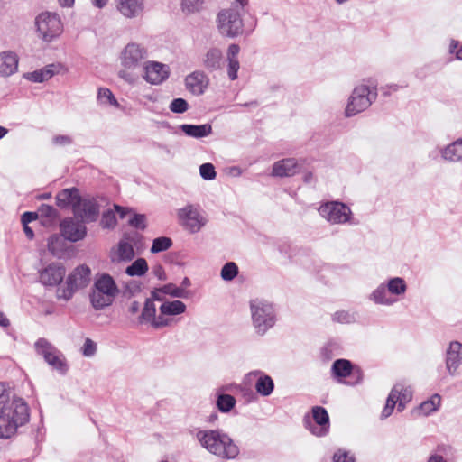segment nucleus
Here are the masks:
<instances>
[{"instance_id": "36", "label": "nucleus", "mask_w": 462, "mask_h": 462, "mask_svg": "<svg viewBox=\"0 0 462 462\" xmlns=\"http://www.w3.org/2000/svg\"><path fill=\"white\" fill-rule=\"evenodd\" d=\"M48 250L56 257H60L64 251V242L58 235H52L48 238Z\"/></svg>"}, {"instance_id": "57", "label": "nucleus", "mask_w": 462, "mask_h": 462, "mask_svg": "<svg viewBox=\"0 0 462 462\" xmlns=\"http://www.w3.org/2000/svg\"><path fill=\"white\" fill-rule=\"evenodd\" d=\"M152 273L156 277H158L159 280L166 279L164 270H163L162 266L160 264L153 267Z\"/></svg>"}, {"instance_id": "21", "label": "nucleus", "mask_w": 462, "mask_h": 462, "mask_svg": "<svg viewBox=\"0 0 462 462\" xmlns=\"http://www.w3.org/2000/svg\"><path fill=\"white\" fill-rule=\"evenodd\" d=\"M137 236V234L125 235L123 239L118 243L117 252L116 255L112 256V261L129 262L133 260L135 255L133 244L134 243V238Z\"/></svg>"}, {"instance_id": "10", "label": "nucleus", "mask_w": 462, "mask_h": 462, "mask_svg": "<svg viewBox=\"0 0 462 462\" xmlns=\"http://www.w3.org/2000/svg\"><path fill=\"white\" fill-rule=\"evenodd\" d=\"M332 376L338 383L356 385L363 381V371L359 366L353 365L347 359H337L331 366Z\"/></svg>"}, {"instance_id": "51", "label": "nucleus", "mask_w": 462, "mask_h": 462, "mask_svg": "<svg viewBox=\"0 0 462 462\" xmlns=\"http://www.w3.org/2000/svg\"><path fill=\"white\" fill-rule=\"evenodd\" d=\"M228 60V68H227V75L231 80H235L237 79V71L240 68L238 60Z\"/></svg>"}, {"instance_id": "15", "label": "nucleus", "mask_w": 462, "mask_h": 462, "mask_svg": "<svg viewBox=\"0 0 462 462\" xmlns=\"http://www.w3.org/2000/svg\"><path fill=\"white\" fill-rule=\"evenodd\" d=\"M73 212L82 222H94L99 216V205L94 198L79 197Z\"/></svg>"}, {"instance_id": "42", "label": "nucleus", "mask_w": 462, "mask_h": 462, "mask_svg": "<svg viewBox=\"0 0 462 462\" xmlns=\"http://www.w3.org/2000/svg\"><path fill=\"white\" fill-rule=\"evenodd\" d=\"M238 274V267L234 262L226 263L221 269V278L224 281H232Z\"/></svg>"}, {"instance_id": "61", "label": "nucleus", "mask_w": 462, "mask_h": 462, "mask_svg": "<svg viewBox=\"0 0 462 462\" xmlns=\"http://www.w3.org/2000/svg\"><path fill=\"white\" fill-rule=\"evenodd\" d=\"M161 293H162L160 289H155L154 291H152V297L150 298L152 302H154V300H158V301H161L162 300V298L161 297Z\"/></svg>"}, {"instance_id": "26", "label": "nucleus", "mask_w": 462, "mask_h": 462, "mask_svg": "<svg viewBox=\"0 0 462 462\" xmlns=\"http://www.w3.org/2000/svg\"><path fill=\"white\" fill-rule=\"evenodd\" d=\"M79 191L76 188L65 189L56 195V203L60 208L70 206L74 210V206L79 203Z\"/></svg>"}, {"instance_id": "30", "label": "nucleus", "mask_w": 462, "mask_h": 462, "mask_svg": "<svg viewBox=\"0 0 462 462\" xmlns=\"http://www.w3.org/2000/svg\"><path fill=\"white\" fill-rule=\"evenodd\" d=\"M443 159L450 162L462 160V139H458L448 144L441 151Z\"/></svg>"}, {"instance_id": "56", "label": "nucleus", "mask_w": 462, "mask_h": 462, "mask_svg": "<svg viewBox=\"0 0 462 462\" xmlns=\"http://www.w3.org/2000/svg\"><path fill=\"white\" fill-rule=\"evenodd\" d=\"M38 217V213L36 212H25L22 216V223L29 224L33 220H36Z\"/></svg>"}, {"instance_id": "58", "label": "nucleus", "mask_w": 462, "mask_h": 462, "mask_svg": "<svg viewBox=\"0 0 462 462\" xmlns=\"http://www.w3.org/2000/svg\"><path fill=\"white\" fill-rule=\"evenodd\" d=\"M140 310V304L138 301H133L130 306H129V309H128V311L132 314V315H134L136 314L138 311Z\"/></svg>"}, {"instance_id": "49", "label": "nucleus", "mask_w": 462, "mask_h": 462, "mask_svg": "<svg viewBox=\"0 0 462 462\" xmlns=\"http://www.w3.org/2000/svg\"><path fill=\"white\" fill-rule=\"evenodd\" d=\"M128 223L137 229L144 230L146 228V217L143 214H134Z\"/></svg>"}, {"instance_id": "39", "label": "nucleus", "mask_w": 462, "mask_h": 462, "mask_svg": "<svg viewBox=\"0 0 462 462\" xmlns=\"http://www.w3.org/2000/svg\"><path fill=\"white\" fill-rule=\"evenodd\" d=\"M388 292L394 295L403 294L406 291V284L403 279L395 277L391 279L387 284Z\"/></svg>"}, {"instance_id": "53", "label": "nucleus", "mask_w": 462, "mask_h": 462, "mask_svg": "<svg viewBox=\"0 0 462 462\" xmlns=\"http://www.w3.org/2000/svg\"><path fill=\"white\" fill-rule=\"evenodd\" d=\"M351 319V315L344 310L337 311L333 316V319L340 323H349Z\"/></svg>"}, {"instance_id": "4", "label": "nucleus", "mask_w": 462, "mask_h": 462, "mask_svg": "<svg viewBox=\"0 0 462 462\" xmlns=\"http://www.w3.org/2000/svg\"><path fill=\"white\" fill-rule=\"evenodd\" d=\"M91 270L88 265L76 267L66 278L65 282L56 290V298L68 302L80 289L86 288L90 281Z\"/></svg>"}, {"instance_id": "45", "label": "nucleus", "mask_w": 462, "mask_h": 462, "mask_svg": "<svg viewBox=\"0 0 462 462\" xmlns=\"http://www.w3.org/2000/svg\"><path fill=\"white\" fill-rule=\"evenodd\" d=\"M188 108V102L181 97L174 98L170 104V110L176 114H182L186 112Z\"/></svg>"}, {"instance_id": "64", "label": "nucleus", "mask_w": 462, "mask_h": 462, "mask_svg": "<svg viewBox=\"0 0 462 462\" xmlns=\"http://www.w3.org/2000/svg\"><path fill=\"white\" fill-rule=\"evenodd\" d=\"M75 0H59L60 5L62 7H71L74 5Z\"/></svg>"}, {"instance_id": "34", "label": "nucleus", "mask_w": 462, "mask_h": 462, "mask_svg": "<svg viewBox=\"0 0 462 462\" xmlns=\"http://www.w3.org/2000/svg\"><path fill=\"white\" fill-rule=\"evenodd\" d=\"M388 293V290L384 284H381L373 291L371 299L376 304L392 305L396 301V300L389 297Z\"/></svg>"}, {"instance_id": "48", "label": "nucleus", "mask_w": 462, "mask_h": 462, "mask_svg": "<svg viewBox=\"0 0 462 462\" xmlns=\"http://www.w3.org/2000/svg\"><path fill=\"white\" fill-rule=\"evenodd\" d=\"M203 4V0H182V10L187 13L198 12Z\"/></svg>"}, {"instance_id": "7", "label": "nucleus", "mask_w": 462, "mask_h": 462, "mask_svg": "<svg viewBox=\"0 0 462 462\" xmlns=\"http://www.w3.org/2000/svg\"><path fill=\"white\" fill-rule=\"evenodd\" d=\"M377 97V91L375 88H370L366 85H360L354 88L345 114L347 117L354 116L367 109Z\"/></svg>"}, {"instance_id": "59", "label": "nucleus", "mask_w": 462, "mask_h": 462, "mask_svg": "<svg viewBox=\"0 0 462 462\" xmlns=\"http://www.w3.org/2000/svg\"><path fill=\"white\" fill-rule=\"evenodd\" d=\"M114 207H115V209L116 210V212L120 215L121 218H124L126 216V214L128 213V208H124V207H121L118 205H114Z\"/></svg>"}, {"instance_id": "22", "label": "nucleus", "mask_w": 462, "mask_h": 462, "mask_svg": "<svg viewBox=\"0 0 462 462\" xmlns=\"http://www.w3.org/2000/svg\"><path fill=\"white\" fill-rule=\"evenodd\" d=\"M186 88L195 96L202 95L208 85V79L202 71H194L185 79Z\"/></svg>"}, {"instance_id": "17", "label": "nucleus", "mask_w": 462, "mask_h": 462, "mask_svg": "<svg viewBox=\"0 0 462 462\" xmlns=\"http://www.w3.org/2000/svg\"><path fill=\"white\" fill-rule=\"evenodd\" d=\"M138 322L140 324L151 323L152 328L158 329L169 326L171 319L162 317L161 314L156 316V307L154 302H152L151 299H146L141 315L138 318Z\"/></svg>"}, {"instance_id": "5", "label": "nucleus", "mask_w": 462, "mask_h": 462, "mask_svg": "<svg viewBox=\"0 0 462 462\" xmlns=\"http://www.w3.org/2000/svg\"><path fill=\"white\" fill-rule=\"evenodd\" d=\"M199 441L210 453L224 458H235L239 452L229 435H201Z\"/></svg>"}, {"instance_id": "13", "label": "nucleus", "mask_w": 462, "mask_h": 462, "mask_svg": "<svg viewBox=\"0 0 462 462\" xmlns=\"http://www.w3.org/2000/svg\"><path fill=\"white\" fill-rule=\"evenodd\" d=\"M319 214L332 224H344L350 218L351 210L344 203L327 202L319 208Z\"/></svg>"}, {"instance_id": "41", "label": "nucleus", "mask_w": 462, "mask_h": 462, "mask_svg": "<svg viewBox=\"0 0 462 462\" xmlns=\"http://www.w3.org/2000/svg\"><path fill=\"white\" fill-rule=\"evenodd\" d=\"M236 404L235 398L230 394H220L217 400V408L223 411H229Z\"/></svg>"}, {"instance_id": "38", "label": "nucleus", "mask_w": 462, "mask_h": 462, "mask_svg": "<svg viewBox=\"0 0 462 462\" xmlns=\"http://www.w3.org/2000/svg\"><path fill=\"white\" fill-rule=\"evenodd\" d=\"M312 416L316 423L320 425L324 430H327V428H328V414L323 407H314L312 409Z\"/></svg>"}, {"instance_id": "18", "label": "nucleus", "mask_w": 462, "mask_h": 462, "mask_svg": "<svg viewBox=\"0 0 462 462\" xmlns=\"http://www.w3.org/2000/svg\"><path fill=\"white\" fill-rule=\"evenodd\" d=\"M66 274V269L61 263H52L40 271L39 279L44 286H58Z\"/></svg>"}, {"instance_id": "12", "label": "nucleus", "mask_w": 462, "mask_h": 462, "mask_svg": "<svg viewBox=\"0 0 462 462\" xmlns=\"http://www.w3.org/2000/svg\"><path fill=\"white\" fill-rule=\"evenodd\" d=\"M34 346L37 354L41 355L53 369L61 374L67 373L68 365L63 355L47 339L39 338Z\"/></svg>"}, {"instance_id": "35", "label": "nucleus", "mask_w": 462, "mask_h": 462, "mask_svg": "<svg viewBox=\"0 0 462 462\" xmlns=\"http://www.w3.org/2000/svg\"><path fill=\"white\" fill-rule=\"evenodd\" d=\"M148 271V264L144 258H138L127 266L125 273L129 276H143Z\"/></svg>"}, {"instance_id": "9", "label": "nucleus", "mask_w": 462, "mask_h": 462, "mask_svg": "<svg viewBox=\"0 0 462 462\" xmlns=\"http://www.w3.org/2000/svg\"><path fill=\"white\" fill-rule=\"evenodd\" d=\"M35 25L39 37L50 42L63 32V25L60 16L55 13L44 12L35 19Z\"/></svg>"}, {"instance_id": "25", "label": "nucleus", "mask_w": 462, "mask_h": 462, "mask_svg": "<svg viewBox=\"0 0 462 462\" xmlns=\"http://www.w3.org/2000/svg\"><path fill=\"white\" fill-rule=\"evenodd\" d=\"M18 68V58L12 51L0 53V76L8 77L14 74Z\"/></svg>"}, {"instance_id": "37", "label": "nucleus", "mask_w": 462, "mask_h": 462, "mask_svg": "<svg viewBox=\"0 0 462 462\" xmlns=\"http://www.w3.org/2000/svg\"><path fill=\"white\" fill-rule=\"evenodd\" d=\"M97 100L102 105H111L116 107L119 106V104L113 95L112 91L106 88H101L98 89Z\"/></svg>"}, {"instance_id": "43", "label": "nucleus", "mask_w": 462, "mask_h": 462, "mask_svg": "<svg viewBox=\"0 0 462 462\" xmlns=\"http://www.w3.org/2000/svg\"><path fill=\"white\" fill-rule=\"evenodd\" d=\"M162 294H168L175 298H185L186 291L183 288L177 287L173 283H168L160 288Z\"/></svg>"}, {"instance_id": "31", "label": "nucleus", "mask_w": 462, "mask_h": 462, "mask_svg": "<svg viewBox=\"0 0 462 462\" xmlns=\"http://www.w3.org/2000/svg\"><path fill=\"white\" fill-rule=\"evenodd\" d=\"M222 51L217 48L209 49L204 58L203 64L209 70H217L221 67Z\"/></svg>"}, {"instance_id": "54", "label": "nucleus", "mask_w": 462, "mask_h": 462, "mask_svg": "<svg viewBox=\"0 0 462 462\" xmlns=\"http://www.w3.org/2000/svg\"><path fill=\"white\" fill-rule=\"evenodd\" d=\"M72 138L69 135H56L52 138V143L55 145L65 146L72 143Z\"/></svg>"}, {"instance_id": "11", "label": "nucleus", "mask_w": 462, "mask_h": 462, "mask_svg": "<svg viewBox=\"0 0 462 462\" xmlns=\"http://www.w3.org/2000/svg\"><path fill=\"white\" fill-rule=\"evenodd\" d=\"M412 399V390L410 385L404 383H397L392 388L385 406L382 411V416L384 418L389 417L393 411L394 407L397 405L398 411H402L408 402Z\"/></svg>"}, {"instance_id": "40", "label": "nucleus", "mask_w": 462, "mask_h": 462, "mask_svg": "<svg viewBox=\"0 0 462 462\" xmlns=\"http://www.w3.org/2000/svg\"><path fill=\"white\" fill-rule=\"evenodd\" d=\"M172 245V241L170 237L161 236L152 241L151 252L152 254L161 253L168 250Z\"/></svg>"}, {"instance_id": "47", "label": "nucleus", "mask_w": 462, "mask_h": 462, "mask_svg": "<svg viewBox=\"0 0 462 462\" xmlns=\"http://www.w3.org/2000/svg\"><path fill=\"white\" fill-rule=\"evenodd\" d=\"M116 225V217L112 210L103 213L101 218V226L105 228H113Z\"/></svg>"}, {"instance_id": "19", "label": "nucleus", "mask_w": 462, "mask_h": 462, "mask_svg": "<svg viewBox=\"0 0 462 462\" xmlns=\"http://www.w3.org/2000/svg\"><path fill=\"white\" fill-rule=\"evenodd\" d=\"M60 231L66 239L71 242H77L85 237L87 228L82 221L66 218L60 223Z\"/></svg>"}, {"instance_id": "62", "label": "nucleus", "mask_w": 462, "mask_h": 462, "mask_svg": "<svg viewBox=\"0 0 462 462\" xmlns=\"http://www.w3.org/2000/svg\"><path fill=\"white\" fill-rule=\"evenodd\" d=\"M9 325V319L2 311H0V326L3 328H7Z\"/></svg>"}, {"instance_id": "33", "label": "nucleus", "mask_w": 462, "mask_h": 462, "mask_svg": "<svg viewBox=\"0 0 462 462\" xmlns=\"http://www.w3.org/2000/svg\"><path fill=\"white\" fill-rule=\"evenodd\" d=\"M186 305L180 300L165 301L160 306V313L162 317L165 315L175 316L185 312Z\"/></svg>"}, {"instance_id": "6", "label": "nucleus", "mask_w": 462, "mask_h": 462, "mask_svg": "<svg viewBox=\"0 0 462 462\" xmlns=\"http://www.w3.org/2000/svg\"><path fill=\"white\" fill-rule=\"evenodd\" d=\"M252 321L256 332L263 335L275 323L273 306L264 300H253L250 302Z\"/></svg>"}, {"instance_id": "16", "label": "nucleus", "mask_w": 462, "mask_h": 462, "mask_svg": "<svg viewBox=\"0 0 462 462\" xmlns=\"http://www.w3.org/2000/svg\"><path fill=\"white\" fill-rule=\"evenodd\" d=\"M143 79L150 84L158 85L169 78L170 69L168 65L158 61H146L143 67Z\"/></svg>"}, {"instance_id": "52", "label": "nucleus", "mask_w": 462, "mask_h": 462, "mask_svg": "<svg viewBox=\"0 0 462 462\" xmlns=\"http://www.w3.org/2000/svg\"><path fill=\"white\" fill-rule=\"evenodd\" d=\"M96 351H97L96 343L93 340L87 338L82 346V354L85 356H92L95 355Z\"/></svg>"}, {"instance_id": "8", "label": "nucleus", "mask_w": 462, "mask_h": 462, "mask_svg": "<svg viewBox=\"0 0 462 462\" xmlns=\"http://www.w3.org/2000/svg\"><path fill=\"white\" fill-rule=\"evenodd\" d=\"M217 29L222 36L236 38L244 32L241 14L233 8L221 10L217 14Z\"/></svg>"}, {"instance_id": "14", "label": "nucleus", "mask_w": 462, "mask_h": 462, "mask_svg": "<svg viewBox=\"0 0 462 462\" xmlns=\"http://www.w3.org/2000/svg\"><path fill=\"white\" fill-rule=\"evenodd\" d=\"M178 217L181 225L190 233L199 232L206 223L198 208L192 205L179 209Z\"/></svg>"}, {"instance_id": "46", "label": "nucleus", "mask_w": 462, "mask_h": 462, "mask_svg": "<svg viewBox=\"0 0 462 462\" xmlns=\"http://www.w3.org/2000/svg\"><path fill=\"white\" fill-rule=\"evenodd\" d=\"M200 176L206 180H211L216 178L215 167L212 163H203L199 167Z\"/></svg>"}, {"instance_id": "1", "label": "nucleus", "mask_w": 462, "mask_h": 462, "mask_svg": "<svg viewBox=\"0 0 462 462\" xmlns=\"http://www.w3.org/2000/svg\"><path fill=\"white\" fill-rule=\"evenodd\" d=\"M8 402L9 393L0 383V433H15L20 426L29 420L28 406L22 399L5 405Z\"/></svg>"}, {"instance_id": "27", "label": "nucleus", "mask_w": 462, "mask_h": 462, "mask_svg": "<svg viewBox=\"0 0 462 462\" xmlns=\"http://www.w3.org/2000/svg\"><path fill=\"white\" fill-rule=\"evenodd\" d=\"M249 376L257 377L255 383V390L256 392L263 396H269L274 388L273 379L266 374H263L260 371H255L249 374Z\"/></svg>"}, {"instance_id": "29", "label": "nucleus", "mask_w": 462, "mask_h": 462, "mask_svg": "<svg viewBox=\"0 0 462 462\" xmlns=\"http://www.w3.org/2000/svg\"><path fill=\"white\" fill-rule=\"evenodd\" d=\"M180 128L186 135L193 138L206 137L212 133V126L209 124L199 125L184 124Z\"/></svg>"}, {"instance_id": "20", "label": "nucleus", "mask_w": 462, "mask_h": 462, "mask_svg": "<svg viewBox=\"0 0 462 462\" xmlns=\"http://www.w3.org/2000/svg\"><path fill=\"white\" fill-rule=\"evenodd\" d=\"M462 362V344L452 341L446 352V368L451 376H454Z\"/></svg>"}, {"instance_id": "50", "label": "nucleus", "mask_w": 462, "mask_h": 462, "mask_svg": "<svg viewBox=\"0 0 462 462\" xmlns=\"http://www.w3.org/2000/svg\"><path fill=\"white\" fill-rule=\"evenodd\" d=\"M334 462H355V457L345 449H338L333 456Z\"/></svg>"}, {"instance_id": "23", "label": "nucleus", "mask_w": 462, "mask_h": 462, "mask_svg": "<svg viewBox=\"0 0 462 462\" xmlns=\"http://www.w3.org/2000/svg\"><path fill=\"white\" fill-rule=\"evenodd\" d=\"M300 170V166L294 158H286L273 164L272 175L280 178L291 177L298 173Z\"/></svg>"}, {"instance_id": "63", "label": "nucleus", "mask_w": 462, "mask_h": 462, "mask_svg": "<svg viewBox=\"0 0 462 462\" xmlns=\"http://www.w3.org/2000/svg\"><path fill=\"white\" fill-rule=\"evenodd\" d=\"M428 462H447V461H446V460L443 458V457H441V456H439V455H432V456L429 458Z\"/></svg>"}, {"instance_id": "2", "label": "nucleus", "mask_w": 462, "mask_h": 462, "mask_svg": "<svg viewBox=\"0 0 462 462\" xmlns=\"http://www.w3.org/2000/svg\"><path fill=\"white\" fill-rule=\"evenodd\" d=\"M147 57L148 51L144 46L137 42L127 43L119 55L122 67L118 71L119 78L128 83H133L135 79L134 72L144 66Z\"/></svg>"}, {"instance_id": "44", "label": "nucleus", "mask_w": 462, "mask_h": 462, "mask_svg": "<svg viewBox=\"0 0 462 462\" xmlns=\"http://www.w3.org/2000/svg\"><path fill=\"white\" fill-rule=\"evenodd\" d=\"M38 215L45 217L48 222H54L58 217V211L52 206L42 204L38 209Z\"/></svg>"}, {"instance_id": "32", "label": "nucleus", "mask_w": 462, "mask_h": 462, "mask_svg": "<svg viewBox=\"0 0 462 462\" xmlns=\"http://www.w3.org/2000/svg\"><path fill=\"white\" fill-rule=\"evenodd\" d=\"M440 405V396L439 394H434L430 397V399L421 402L414 411V414L416 415H423L427 416L430 414L432 411L438 410Z\"/></svg>"}, {"instance_id": "28", "label": "nucleus", "mask_w": 462, "mask_h": 462, "mask_svg": "<svg viewBox=\"0 0 462 462\" xmlns=\"http://www.w3.org/2000/svg\"><path fill=\"white\" fill-rule=\"evenodd\" d=\"M56 73L57 66L55 64H50L41 69L25 73L23 78L32 82L42 83L50 79Z\"/></svg>"}, {"instance_id": "55", "label": "nucleus", "mask_w": 462, "mask_h": 462, "mask_svg": "<svg viewBox=\"0 0 462 462\" xmlns=\"http://www.w3.org/2000/svg\"><path fill=\"white\" fill-rule=\"evenodd\" d=\"M240 51L239 45L233 43L228 47L227 60H237V55Z\"/></svg>"}, {"instance_id": "60", "label": "nucleus", "mask_w": 462, "mask_h": 462, "mask_svg": "<svg viewBox=\"0 0 462 462\" xmlns=\"http://www.w3.org/2000/svg\"><path fill=\"white\" fill-rule=\"evenodd\" d=\"M23 231L28 239H32L34 237V233L32 229L28 226V224H23Z\"/></svg>"}, {"instance_id": "3", "label": "nucleus", "mask_w": 462, "mask_h": 462, "mask_svg": "<svg viewBox=\"0 0 462 462\" xmlns=\"http://www.w3.org/2000/svg\"><path fill=\"white\" fill-rule=\"evenodd\" d=\"M119 289L112 276L103 273L98 276L89 293V300L92 307L96 310H100L112 305Z\"/></svg>"}, {"instance_id": "24", "label": "nucleus", "mask_w": 462, "mask_h": 462, "mask_svg": "<svg viewBox=\"0 0 462 462\" xmlns=\"http://www.w3.org/2000/svg\"><path fill=\"white\" fill-rule=\"evenodd\" d=\"M118 11L126 18H134L143 10V0H118Z\"/></svg>"}]
</instances>
